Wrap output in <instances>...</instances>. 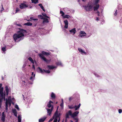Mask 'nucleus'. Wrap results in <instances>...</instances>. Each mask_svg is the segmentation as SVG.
<instances>
[{
  "instance_id": "nucleus-1",
  "label": "nucleus",
  "mask_w": 122,
  "mask_h": 122,
  "mask_svg": "<svg viewBox=\"0 0 122 122\" xmlns=\"http://www.w3.org/2000/svg\"><path fill=\"white\" fill-rule=\"evenodd\" d=\"M19 31L17 33L15 34L13 36L14 40L16 42L22 40L24 38L23 37L25 36H26V34L27 33L26 30L20 28H19Z\"/></svg>"
},
{
  "instance_id": "nucleus-2",
  "label": "nucleus",
  "mask_w": 122,
  "mask_h": 122,
  "mask_svg": "<svg viewBox=\"0 0 122 122\" xmlns=\"http://www.w3.org/2000/svg\"><path fill=\"white\" fill-rule=\"evenodd\" d=\"M50 54V53L45 52L44 51H42L41 53H40L38 54L39 57L47 63H48L50 61V60L47 59L46 57H44V55H48Z\"/></svg>"
},
{
  "instance_id": "nucleus-3",
  "label": "nucleus",
  "mask_w": 122,
  "mask_h": 122,
  "mask_svg": "<svg viewBox=\"0 0 122 122\" xmlns=\"http://www.w3.org/2000/svg\"><path fill=\"white\" fill-rule=\"evenodd\" d=\"M15 100V99L13 98L11 99V97L9 96L8 99L6 98L5 102V110L7 112L8 109V104L9 107L11 105V103H12L13 104H14V103L12 102V100L14 101Z\"/></svg>"
},
{
  "instance_id": "nucleus-4",
  "label": "nucleus",
  "mask_w": 122,
  "mask_h": 122,
  "mask_svg": "<svg viewBox=\"0 0 122 122\" xmlns=\"http://www.w3.org/2000/svg\"><path fill=\"white\" fill-rule=\"evenodd\" d=\"M81 105V104L79 103L78 106H77V105L76 104L75 106H73V105H68V107L69 109H72L75 108V110H77L79 108Z\"/></svg>"
},
{
  "instance_id": "nucleus-5",
  "label": "nucleus",
  "mask_w": 122,
  "mask_h": 122,
  "mask_svg": "<svg viewBox=\"0 0 122 122\" xmlns=\"http://www.w3.org/2000/svg\"><path fill=\"white\" fill-rule=\"evenodd\" d=\"M39 71L40 72L43 74L44 72H45L46 73H50V71L49 70H45L43 69L42 70L40 67H38Z\"/></svg>"
},
{
  "instance_id": "nucleus-6",
  "label": "nucleus",
  "mask_w": 122,
  "mask_h": 122,
  "mask_svg": "<svg viewBox=\"0 0 122 122\" xmlns=\"http://www.w3.org/2000/svg\"><path fill=\"white\" fill-rule=\"evenodd\" d=\"M71 117L75 120V122H78V119L77 115H70Z\"/></svg>"
},
{
  "instance_id": "nucleus-7",
  "label": "nucleus",
  "mask_w": 122,
  "mask_h": 122,
  "mask_svg": "<svg viewBox=\"0 0 122 122\" xmlns=\"http://www.w3.org/2000/svg\"><path fill=\"white\" fill-rule=\"evenodd\" d=\"M85 9L87 11H90L92 10V6L91 5H88L85 6Z\"/></svg>"
},
{
  "instance_id": "nucleus-8",
  "label": "nucleus",
  "mask_w": 122,
  "mask_h": 122,
  "mask_svg": "<svg viewBox=\"0 0 122 122\" xmlns=\"http://www.w3.org/2000/svg\"><path fill=\"white\" fill-rule=\"evenodd\" d=\"M28 6L24 3H21L20 5V8L21 9H23L28 7Z\"/></svg>"
},
{
  "instance_id": "nucleus-9",
  "label": "nucleus",
  "mask_w": 122,
  "mask_h": 122,
  "mask_svg": "<svg viewBox=\"0 0 122 122\" xmlns=\"http://www.w3.org/2000/svg\"><path fill=\"white\" fill-rule=\"evenodd\" d=\"M94 6L93 7L94 11L97 10L99 8V5L98 4H95V3H94Z\"/></svg>"
},
{
  "instance_id": "nucleus-10",
  "label": "nucleus",
  "mask_w": 122,
  "mask_h": 122,
  "mask_svg": "<svg viewBox=\"0 0 122 122\" xmlns=\"http://www.w3.org/2000/svg\"><path fill=\"white\" fill-rule=\"evenodd\" d=\"M78 50L81 53V54L82 55L84 54L85 55H86L87 53L85 52L81 48H78Z\"/></svg>"
},
{
  "instance_id": "nucleus-11",
  "label": "nucleus",
  "mask_w": 122,
  "mask_h": 122,
  "mask_svg": "<svg viewBox=\"0 0 122 122\" xmlns=\"http://www.w3.org/2000/svg\"><path fill=\"white\" fill-rule=\"evenodd\" d=\"M79 113V112L78 111H76L73 114H72L71 111L70 110L66 114H78Z\"/></svg>"
},
{
  "instance_id": "nucleus-12",
  "label": "nucleus",
  "mask_w": 122,
  "mask_h": 122,
  "mask_svg": "<svg viewBox=\"0 0 122 122\" xmlns=\"http://www.w3.org/2000/svg\"><path fill=\"white\" fill-rule=\"evenodd\" d=\"M71 34H73V35H74L76 33V28H74L73 29L70 30H69Z\"/></svg>"
},
{
  "instance_id": "nucleus-13",
  "label": "nucleus",
  "mask_w": 122,
  "mask_h": 122,
  "mask_svg": "<svg viewBox=\"0 0 122 122\" xmlns=\"http://www.w3.org/2000/svg\"><path fill=\"white\" fill-rule=\"evenodd\" d=\"M64 22L65 24V25L64 26V27L66 29H67L68 27V23L67 20H66L64 21Z\"/></svg>"
},
{
  "instance_id": "nucleus-14",
  "label": "nucleus",
  "mask_w": 122,
  "mask_h": 122,
  "mask_svg": "<svg viewBox=\"0 0 122 122\" xmlns=\"http://www.w3.org/2000/svg\"><path fill=\"white\" fill-rule=\"evenodd\" d=\"M51 103H53V102L51 101H50L48 104L47 106L49 108L51 107L52 108V107H53V105L51 104Z\"/></svg>"
},
{
  "instance_id": "nucleus-15",
  "label": "nucleus",
  "mask_w": 122,
  "mask_h": 122,
  "mask_svg": "<svg viewBox=\"0 0 122 122\" xmlns=\"http://www.w3.org/2000/svg\"><path fill=\"white\" fill-rule=\"evenodd\" d=\"M46 118V117H42L39 120V122H44Z\"/></svg>"
},
{
  "instance_id": "nucleus-16",
  "label": "nucleus",
  "mask_w": 122,
  "mask_h": 122,
  "mask_svg": "<svg viewBox=\"0 0 122 122\" xmlns=\"http://www.w3.org/2000/svg\"><path fill=\"white\" fill-rule=\"evenodd\" d=\"M5 115H2L1 120L2 122H4L5 120Z\"/></svg>"
},
{
  "instance_id": "nucleus-17",
  "label": "nucleus",
  "mask_w": 122,
  "mask_h": 122,
  "mask_svg": "<svg viewBox=\"0 0 122 122\" xmlns=\"http://www.w3.org/2000/svg\"><path fill=\"white\" fill-rule=\"evenodd\" d=\"M42 22V23L43 24L45 23H47L49 22V21L48 19L46 18H44Z\"/></svg>"
},
{
  "instance_id": "nucleus-18",
  "label": "nucleus",
  "mask_w": 122,
  "mask_h": 122,
  "mask_svg": "<svg viewBox=\"0 0 122 122\" xmlns=\"http://www.w3.org/2000/svg\"><path fill=\"white\" fill-rule=\"evenodd\" d=\"M53 107H52V108L51 109H48L47 110V113H48V114H51V111H52Z\"/></svg>"
},
{
  "instance_id": "nucleus-19",
  "label": "nucleus",
  "mask_w": 122,
  "mask_h": 122,
  "mask_svg": "<svg viewBox=\"0 0 122 122\" xmlns=\"http://www.w3.org/2000/svg\"><path fill=\"white\" fill-rule=\"evenodd\" d=\"M47 67L49 69H53L54 68H56V66L50 65H48Z\"/></svg>"
},
{
  "instance_id": "nucleus-20",
  "label": "nucleus",
  "mask_w": 122,
  "mask_h": 122,
  "mask_svg": "<svg viewBox=\"0 0 122 122\" xmlns=\"http://www.w3.org/2000/svg\"><path fill=\"white\" fill-rule=\"evenodd\" d=\"M60 115H56V117H55L54 118V120L53 122H56L57 120V118L59 117Z\"/></svg>"
},
{
  "instance_id": "nucleus-21",
  "label": "nucleus",
  "mask_w": 122,
  "mask_h": 122,
  "mask_svg": "<svg viewBox=\"0 0 122 122\" xmlns=\"http://www.w3.org/2000/svg\"><path fill=\"white\" fill-rule=\"evenodd\" d=\"M21 117L20 115H19L18 117V122H21Z\"/></svg>"
},
{
  "instance_id": "nucleus-22",
  "label": "nucleus",
  "mask_w": 122,
  "mask_h": 122,
  "mask_svg": "<svg viewBox=\"0 0 122 122\" xmlns=\"http://www.w3.org/2000/svg\"><path fill=\"white\" fill-rule=\"evenodd\" d=\"M51 97L52 99H55V95L53 92H52Z\"/></svg>"
},
{
  "instance_id": "nucleus-23",
  "label": "nucleus",
  "mask_w": 122,
  "mask_h": 122,
  "mask_svg": "<svg viewBox=\"0 0 122 122\" xmlns=\"http://www.w3.org/2000/svg\"><path fill=\"white\" fill-rule=\"evenodd\" d=\"M32 24L30 22H28L27 23H24V25H26L27 26H31Z\"/></svg>"
},
{
  "instance_id": "nucleus-24",
  "label": "nucleus",
  "mask_w": 122,
  "mask_h": 122,
  "mask_svg": "<svg viewBox=\"0 0 122 122\" xmlns=\"http://www.w3.org/2000/svg\"><path fill=\"white\" fill-rule=\"evenodd\" d=\"M56 64L57 65H59L61 66H63L61 62L60 61H58L56 62Z\"/></svg>"
},
{
  "instance_id": "nucleus-25",
  "label": "nucleus",
  "mask_w": 122,
  "mask_h": 122,
  "mask_svg": "<svg viewBox=\"0 0 122 122\" xmlns=\"http://www.w3.org/2000/svg\"><path fill=\"white\" fill-rule=\"evenodd\" d=\"M54 115L52 118H51L48 121V122H50L52 121L54 119L55 117H56V115Z\"/></svg>"
},
{
  "instance_id": "nucleus-26",
  "label": "nucleus",
  "mask_w": 122,
  "mask_h": 122,
  "mask_svg": "<svg viewBox=\"0 0 122 122\" xmlns=\"http://www.w3.org/2000/svg\"><path fill=\"white\" fill-rule=\"evenodd\" d=\"M58 107H57V110L56 111L54 114L56 115V114H61V111H60V112L59 113L58 111Z\"/></svg>"
},
{
  "instance_id": "nucleus-27",
  "label": "nucleus",
  "mask_w": 122,
  "mask_h": 122,
  "mask_svg": "<svg viewBox=\"0 0 122 122\" xmlns=\"http://www.w3.org/2000/svg\"><path fill=\"white\" fill-rule=\"evenodd\" d=\"M38 5L40 6V7L44 11H45V10L44 9V7L42 6L41 4H39Z\"/></svg>"
},
{
  "instance_id": "nucleus-28",
  "label": "nucleus",
  "mask_w": 122,
  "mask_h": 122,
  "mask_svg": "<svg viewBox=\"0 0 122 122\" xmlns=\"http://www.w3.org/2000/svg\"><path fill=\"white\" fill-rule=\"evenodd\" d=\"M31 0L32 3H34L35 4L38 3V0Z\"/></svg>"
},
{
  "instance_id": "nucleus-29",
  "label": "nucleus",
  "mask_w": 122,
  "mask_h": 122,
  "mask_svg": "<svg viewBox=\"0 0 122 122\" xmlns=\"http://www.w3.org/2000/svg\"><path fill=\"white\" fill-rule=\"evenodd\" d=\"M63 104L64 103H61L60 104V106L61 107V108H60V110H62L63 109Z\"/></svg>"
},
{
  "instance_id": "nucleus-30",
  "label": "nucleus",
  "mask_w": 122,
  "mask_h": 122,
  "mask_svg": "<svg viewBox=\"0 0 122 122\" xmlns=\"http://www.w3.org/2000/svg\"><path fill=\"white\" fill-rule=\"evenodd\" d=\"M63 18H67L68 19L70 17V16L67 15H66L63 16Z\"/></svg>"
},
{
  "instance_id": "nucleus-31",
  "label": "nucleus",
  "mask_w": 122,
  "mask_h": 122,
  "mask_svg": "<svg viewBox=\"0 0 122 122\" xmlns=\"http://www.w3.org/2000/svg\"><path fill=\"white\" fill-rule=\"evenodd\" d=\"M28 59L32 63H34V61L31 57H29Z\"/></svg>"
},
{
  "instance_id": "nucleus-32",
  "label": "nucleus",
  "mask_w": 122,
  "mask_h": 122,
  "mask_svg": "<svg viewBox=\"0 0 122 122\" xmlns=\"http://www.w3.org/2000/svg\"><path fill=\"white\" fill-rule=\"evenodd\" d=\"M79 34L81 35L86 34V33L84 31H80Z\"/></svg>"
},
{
  "instance_id": "nucleus-33",
  "label": "nucleus",
  "mask_w": 122,
  "mask_h": 122,
  "mask_svg": "<svg viewBox=\"0 0 122 122\" xmlns=\"http://www.w3.org/2000/svg\"><path fill=\"white\" fill-rule=\"evenodd\" d=\"M12 112L14 114H17L16 111L15 109H13L12 110Z\"/></svg>"
},
{
  "instance_id": "nucleus-34",
  "label": "nucleus",
  "mask_w": 122,
  "mask_h": 122,
  "mask_svg": "<svg viewBox=\"0 0 122 122\" xmlns=\"http://www.w3.org/2000/svg\"><path fill=\"white\" fill-rule=\"evenodd\" d=\"M22 84H24V85L26 86L27 85V81H22Z\"/></svg>"
},
{
  "instance_id": "nucleus-35",
  "label": "nucleus",
  "mask_w": 122,
  "mask_h": 122,
  "mask_svg": "<svg viewBox=\"0 0 122 122\" xmlns=\"http://www.w3.org/2000/svg\"><path fill=\"white\" fill-rule=\"evenodd\" d=\"M30 19L31 20H38V19H37V18L35 19L33 17H31L30 18Z\"/></svg>"
},
{
  "instance_id": "nucleus-36",
  "label": "nucleus",
  "mask_w": 122,
  "mask_h": 122,
  "mask_svg": "<svg viewBox=\"0 0 122 122\" xmlns=\"http://www.w3.org/2000/svg\"><path fill=\"white\" fill-rule=\"evenodd\" d=\"M38 17L39 18L41 19H43L44 18L41 15H38Z\"/></svg>"
},
{
  "instance_id": "nucleus-37",
  "label": "nucleus",
  "mask_w": 122,
  "mask_h": 122,
  "mask_svg": "<svg viewBox=\"0 0 122 122\" xmlns=\"http://www.w3.org/2000/svg\"><path fill=\"white\" fill-rule=\"evenodd\" d=\"M42 15H43V16H44V17H46V18H49V17L48 16H47L46 15V14L45 13H42Z\"/></svg>"
},
{
  "instance_id": "nucleus-38",
  "label": "nucleus",
  "mask_w": 122,
  "mask_h": 122,
  "mask_svg": "<svg viewBox=\"0 0 122 122\" xmlns=\"http://www.w3.org/2000/svg\"><path fill=\"white\" fill-rule=\"evenodd\" d=\"M35 76V74H34L33 77V76H32L30 77V80H32V81H33V77H34Z\"/></svg>"
},
{
  "instance_id": "nucleus-39",
  "label": "nucleus",
  "mask_w": 122,
  "mask_h": 122,
  "mask_svg": "<svg viewBox=\"0 0 122 122\" xmlns=\"http://www.w3.org/2000/svg\"><path fill=\"white\" fill-rule=\"evenodd\" d=\"M60 13L61 14V15L62 16H63L64 15V13L61 10L60 11Z\"/></svg>"
},
{
  "instance_id": "nucleus-40",
  "label": "nucleus",
  "mask_w": 122,
  "mask_h": 122,
  "mask_svg": "<svg viewBox=\"0 0 122 122\" xmlns=\"http://www.w3.org/2000/svg\"><path fill=\"white\" fill-rule=\"evenodd\" d=\"M2 50L3 52H4L6 51V48L5 47H3L2 48Z\"/></svg>"
},
{
  "instance_id": "nucleus-41",
  "label": "nucleus",
  "mask_w": 122,
  "mask_h": 122,
  "mask_svg": "<svg viewBox=\"0 0 122 122\" xmlns=\"http://www.w3.org/2000/svg\"><path fill=\"white\" fill-rule=\"evenodd\" d=\"M94 3L95 4H98L99 1L100 0H94Z\"/></svg>"
},
{
  "instance_id": "nucleus-42",
  "label": "nucleus",
  "mask_w": 122,
  "mask_h": 122,
  "mask_svg": "<svg viewBox=\"0 0 122 122\" xmlns=\"http://www.w3.org/2000/svg\"><path fill=\"white\" fill-rule=\"evenodd\" d=\"M15 107L18 110H19V107L17 105H15Z\"/></svg>"
},
{
  "instance_id": "nucleus-43",
  "label": "nucleus",
  "mask_w": 122,
  "mask_h": 122,
  "mask_svg": "<svg viewBox=\"0 0 122 122\" xmlns=\"http://www.w3.org/2000/svg\"><path fill=\"white\" fill-rule=\"evenodd\" d=\"M94 74L97 77H99V76L96 72H94Z\"/></svg>"
},
{
  "instance_id": "nucleus-44",
  "label": "nucleus",
  "mask_w": 122,
  "mask_h": 122,
  "mask_svg": "<svg viewBox=\"0 0 122 122\" xmlns=\"http://www.w3.org/2000/svg\"><path fill=\"white\" fill-rule=\"evenodd\" d=\"M73 97H70L69 98V101L70 102L73 99Z\"/></svg>"
},
{
  "instance_id": "nucleus-45",
  "label": "nucleus",
  "mask_w": 122,
  "mask_h": 122,
  "mask_svg": "<svg viewBox=\"0 0 122 122\" xmlns=\"http://www.w3.org/2000/svg\"><path fill=\"white\" fill-rule=\"evenodd\" d=\"M19 11V10L18 8H16V10H15V13H17Z\"/></svg>"
},
{
  "instance_id": "nucleus-46",
  "label": "nucleus",
  "mask_w": 122,
  "mask_h": 122,
  "mask_svg": "<svg viewBox=\"0 0 122 122\" xmlns=\"http://www.w3.org/2000/svg\"><path fill=\"white\" fill-rule=\"evenodd\" d=\"M117 15V10H116L115 13L114 14V15L115 16H116Z\"/></svg>"
},
{
  "instance_id": "nucleus-47",
  "label": "nucleus",
  "mask_w": 122,
  "mask_h": 122,
  "mask_svg": "<svg viewBox=\"0 0 122 122\" xmlns=\"http://www.w3.org/2000/svg\"><path fill=\"white\" fill-rule=\"evenodd\" d=\"M81 34H79V35H78V36L79 37H82L83 36H86L85 35H81Z\"/></svg>"
},
{
  "instance_id": "nucleus-48",
  "label": "nucleus",
  "mask_w": 122,
  "mask_h": 122,
  "mask_svg": "<svg viewBox=\"0 0 122 122\" xmlns=\"http://www.w3.org/2000/svg\"><path fill=\"white\" fill-rule=\"evenodd\" d=\"M122 110L121 109H119L118 110V112L120 114L122 112Z\"/></svg>"
},
{
  "instance_id": "nucleus-49",
  "label": "nucleus",
  "mask_w": 122,
  "mask_h": 122,
  "mask_svg": "<svg viewBox=\"0 0 122 122\" xmlns=\"http://www.w3.org/2000/svg\"><path fill=\"white\" fill-rule=\"evenodd\" d=\"M2 6H3L2 5ZM4 10V8H3L2 7V8L1 10L0 11V12L1 13L2 11Z\"/></svg>"
},
{
  "instance_id": "nucleus-50",
  "label": "nucleus",
  "mask_w": 122,
  "mask_h": 122,
  "mask_svg": "<svg viewBox=\"0 0 122 122\" xmlns=\"http://www.w3.org/2000/svg\"><path fill=\"white\" fill-rule=\"evenodd\" d=\"M26 66V64H24L23 66H22V68H24Z\"/></svg>"
},
{
  "instance_id": "nucleus-51",
  "label": "nucleus",
  "mask_w": 122,
  "mask_h": 122,
  "mask_svg": "<svg viewBox=\"0 0 122 122\" xmlns=\"http://www.w3.org/2000/svg\"><path fill=\"white\" fill-rule=\"evenodd\" d=\"M99 13H99V12L98 11H97V14L98 16H99V15H100Z\"/></svg>"
},
{
  "instance_id": "nucleus-52",
  "label": "nucleus",
  "mask_w": 122,
  "mask_h": 122,
  "mask_svg": "<svg viewBox=\"0 0 122 122\" xmlns=\"http://www.w3.org/2000/svg\"><path fill=\"white\" fill-rule=\"evenodd\" d=\"M69 115H66V118H69Z\"/></svg>"
},
{
  "instance_id": "nucleus-53",
  "label": "nucleus",
  "mask_w": 122,
  "mask_h": 122,
  "mask_svg": "<svg viewBox=\"0 0 122 122\" xmlns=\"http://www.w3.org/2000/svg\"><path fill=\"white\" fill-rule=\"evenodd\" d=\"M30 84H33V82H30L29 81L28 82Z\"/></svg>"
},
{
  "instance_id": "nucleus-54",
  "label": "nucleus",
  "mask_w": 122,
  "mask_h": 122,
  "mask_svg": "<svg viewBox=\"0 0 122 122\" xmlns=\"http://www.w3.org/2000/svg\"><path fill=\"white\" fill-rule=\"evenodd\" d=\"M16 25L17 26H21V25L20 24H16Z\"/></svg>"
},
{
  "instance_id": "nucleus-55",
  "label": "nucleus",
  "mask_w": 122,
  "mask_h": 122,
  "mask_svg": "<svg viewBox=\"0 0 122 122\" xmlns=\"http://www.w3.org/2000/svg\"><path fill=\"white\" fill-rule=\"evenodd\" d=\"M96 20L98 21L99 20V18H98V17H96Z\"/></svg>"
},
{
  "instance_id": "nucleus-56",
  "label": "nucleus",
  "mask_w": 122,
  "mask_h": 122,
  "mask_svg": "<svg viewBox=\"0 0 122 122\" xmlns=\"http://www.w3.org/2000/svg\"><path fill=\"white\" fill-rule=\"evenodd\" d=\"M61 101H62L61 103H64L63 100V99H61Z\"/></svg>"
},
{
  "instance_id": "nucleus-57",
  "label": "nucleus",
  "mask_w": 122,
  "mask_h": 122,
  "mask_svg": "<svg viewBox=\"0 0 122 122\" xmlns=\"http://www.w3.org/2000/svg\"><path fill=\"white\" fill-rule=\"evenodd\" d=\"M26 20L27 21H31V20Z\"/></svg>"
},
{
  "instance_id": "nucleus-58",
  "label": "nucleus",
  "mask_w": 122,
  "mask_h": 122,
  "mask_svg": "<svg viewBox=\"0 0 122 122\" xmlns=\"http://www.w3.org/2000/svg\"><path fill=\"white\" fill-rule=\"evenodd\" d=\"M60 120V118H59V119L58 120V122H59Z\"/></svg>"
},
{
  "instance_id": "nucleus-59",
  "label": "nucleus",
  "mask_w": 122,
  "mask_h": 122,
  "mask_svg": "<svg viewBox=\"0 0 122 122\" xmlns=\"http://www.w3.org/2000/svg\"><path fill=\"white\" fill-rule=\"evenodd\" d=\"M33 68H34V69H35V68L34 67V65H33Z\"/></svg>"
},
{
  "instance_id": "nucleus-60",
  "label": "nucleus",
  "mask_w": 122,
  "mask_h": 122,
  "mask_svg": "<svg viewBox=\"0 0 122 122\" xmlns=\"http://www.w3.org/2000/svg\"><path fill=\"white\" fill-rule=\"evenodd\" d=\"M22 96L23 97L24 99V100H25V99H24V95H22Z\"/></svg>"
},
{
  "instance_id": "nucleus-61",
  "label": "nucleus",
  "mask_w": 122,
  "mask_h": 122,
  "mask_svg": "<svg viewBox=\"0 0 122 122\" xmlns=\"http://www.w3.org/2000/svg\"><path fill=\"white\" fill-rule=\"evenodd\" d=\"M34 74V72H32V76Z\"/></svg>"
},
{
  "instance_id": "nucleus-62",
  "label": "nucleus",
  "mask_w": 122,
  "mask_h": 122,
  "mask_svg": "<svg viewBox=\"0 0 122 122\" xmlns=\"http://www.w3.org/2000/svg\"><path fill=\"white\" fill-rule=\"evenodd\" d=\"M4 112H3L2 114H4Z\"/></svg>"
},
{
  "instance_id": "nucleus-63",
  "label": "nucleus",
  "mask_w": 122,
  "mask_h": 122,
  "mask_svg": "<svg viewBox=\"0 0 122 122\" xmlns=\"http://www.w3.org/2000/svg\"><path fill=\"white\" fill-rule=\"evenodd\" d=\"M83 1L85 2L86 1V0H82Z\"/></svg>"
},
{
  "instance_id": "nucleus-64",
  "label": "nucleus",
  "mask_w": 122,
  "mask_h": 122,
  "mask_svg": "<svg viewBox=\"0 0 122 122\" xmlns=\"http://www.w3.org/2000/svg\"><path fill=\"white\" fill-rule=\"evenodd\" d=\"M16 117H17V115H14Z\"/></svg>"
}]
</instances>
